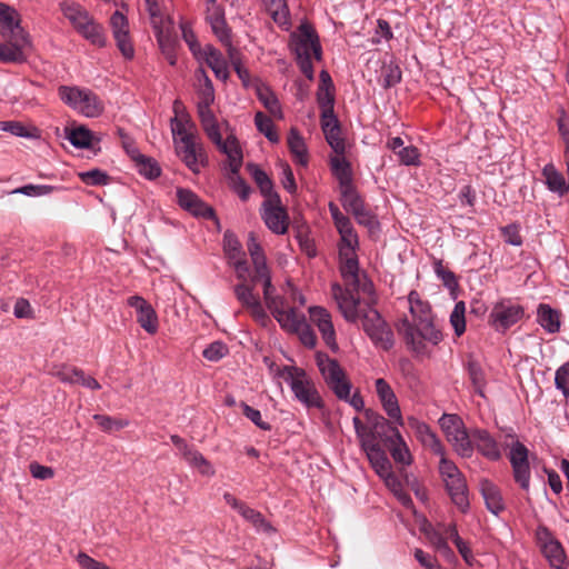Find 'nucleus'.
Returning a JSON list of instances; mask_svg holds the SVG:
<instances>
[{
  "mask_svg": "<svg viewBox=\"0 0 569 569\" xmlns=\"http://www.w3.org/2000/svg\"><path fill=\"white\" fill-rule=\"evenodd\" d=\"M332 297L335 298L340 312L348 322L362 320V328L371 341L389 350L393 346V333L380 313L372 307L376 303V295L372 293V300L369 296H357L349 289H342L338 283L331 286Z\"/></svg>",
  "mask_w": 569,
  "mask_h": 569,
  "instance_id": "f257e3e1",
  "label": "nucleus"
},
{
  "mask_svg": "<svg viewBox=\"0 0 569 569\" xmlns=\"http://www.w3.org/2000/svg\"><path fill=\"white\" fill-rule=\"evenodd\" d=\"M408 302L410 319L406 317L399 321L398 333L416 357H429V345H438L442 340V335L433 323L430 305L423 301L417 291H410Z\"/></svg>",
  "mask_w": 569,
  "mask_h": 569,
  "instance_id": "f03ea898",
  "label": "nucleus"
},
{
  "mask_svg": "<svg viewBox=\"0 0 569 569\" xmlns=\"http://www.w3.org/2000/svg\"><path fill=\"white\" fill-rule=\"evenodd\" d=\"M0 61L23 63L27 61L32 42L29 33L21 27V16L13 8L0 2Z\"/></svg>",
  "mask_w": 569,
  "mask_h": 569,
  "instance_id": "7ed1b4c3",
  "label": "nucleus"
},
{
  "mask_svg": "<svg viewBox=\"0 0 569 569\" xmlns=\"http://www.w3.org/2000/svg\"><path fill=\"white\" fill-rule=\"evenodd\" d=\"M247 248L254 267V274L251 277V282H257L259 280L263 282V299L268 309L271 311L281 328L283 326H288V322L299 312H297L293 307H289L283 297L273 295L274 288L271 283L266 256L252 232L249 234Z\"/></svg>",
  "mask_w": 569,
  "mask_h": 569,
  "instance_id": "20e7f679",
  "label": "nucleus"
},
{
  "mask_svg": "<svg viewBox=\"0 0 569 569\" xmlns=\"http://www.w3.org/2000/svg\"><path fill=\"white\" fill-rule=\"evenodd\" d=\"M59 9L64 19L81 37L93 46H106L107 39L102 26L94 20L83 6L73 0H61Z\"/></svg>",
  "mask_w": 569,
  "mask_h": 569,
  "instance_id": "39448f33",
  "label": "nucleus"
},
{
  "mask_svg": "<svg viewBox=\"0 0 569 569\" xmlns=\"http://www.w3.org/2000/svg\"><path fill=\"white\" fill-rule=\"evenodd\" d=\"M279 376L289 385L295 398L306 408L320 409L323 407L316 383L305 369L286 366L280 370Z\"/></svg>",
  "mask_w": 569,
  "mask_h": 569,
  "instance_id": "423d86ee",
  "label": "nucleus"
},
{
  "mask_svg": "<svg viewBox=\"0 0 569 569\" xmlns=\"http://www.w3.org/2000/svg\"><path fill=\"white\" fill-rule=\"evenodd\" d=\"M292 46L300 71L312 81L315 78L312 59L319 61L322 54L317 33L310 26L302 24L298 34L293 36Z\"/></svg>",
  "mask_w": 569,
  "mask_h": 569,
  "instance_id": "0eeeda50",
  "label": "nucleus"
},
{
  "mask_svg": "<svg viewBox=\"0 0 569 569\" xmlns=\"http://www.w3.org/2000/svg\"><path fill=\"white\" fill-rule=\"evenodd\" d=\"M439 457V473L445 483V488L451 502L465 513L470 506L466 478L456 463L446 458L445 452Z\"/></svg>",
  "mask_w": 569,
  "mask_h": 569,
  "instance_id": "6e6552de",
  "label": "nucleus"
},
{
  "mask_svg": "<svg viewBox=\"0 0 569 569\" xmlns=\"http://www.w3.org/2000/svg\"><path fill=\"white\" fill-rule=\"evenodd\" d=\"M59 98L77 112L94 118L103 112V103L98 96L89 89L76 86H60Z\"/></svg>",
  "mask_w": 569,
  "mask_h": 569,
  "instance_id": "1a4fd4ad",
  "label": "nucleus"
},
{
  "mask_svg": "<svg viewBox=\"0 0 569 569\" xmlns=\"http://www.w3.org/2000/svg\"><path fill=\"white\" fill-rule=\"evenodd\" d=\"M340 272L346 282V288L357 296H369L372 300L373 283L366 274L359 272L357 251L339 252Z\"/></svg>",
  "mask_w": 569,
  "mask_h": 569,
  "instance_id": "9d476101",
  "label": "nucleus"
},
{
  "mask_svg": "<svg viewBox=\"0 0 569 569\" xmlns=\"http://www.w3.org/2000/svg\"><path fill=\"white\" fill-rule=\"evenodd\" d=\"M439 425L459 456L470 458L473 455L471 431H467L463 421L457 415L443 413Z\"/></svg>",
  "mask_w": 569,
  "mask_h": 569,
  "instance_id": "9b49d317",
  "label": "nucleus"
},
{
  "mask_svg": "<svg viewBox=\"0 0 569 569\" xmlns=\"http://www.w3.org/2000/svg\"><path fill=\"white\" fill-rule=\"evenodd\" d=\"M317 365L319 370L333 393L340 400H349L351 383L340 365L328 356L318 355Z\"/></svg>",
  "mask_w": 569,
  "mask_h": 569,
  "instance_id": "f8f14e48",
  "label": "nucleus"
},
{
  "mask_svg": "<svg viewBox=\"0 0 569 569\" xmlns=\"http://www.w3.org/2000/svg\"><path fill=\"white\" fill-rule=\"evenodd\" d=\"M525 316L523 307L503 298L497 301L489 313L488 323L498 332H506L510 327L519 322Z\"/></svg>",
  "mask_w": 569,
  "mask_h": 569,
  "instance_id": "ddd939ff",
  "label": "nucleus"
},
{
  "mask_svg": "<svg viewBox=\"0 0 569 569\" xmlns=\"http://www.w3.org/2000/svg\"><path fill=\"white\" fill-rule=\"evenodd\" d=\"M537 543L549 565L555 569H567L568 560L566 552L558 539L543 525L536 530Z\"/></svg>",
  "mask_w": 569,
  "mask_h": 569,
  "instance_id": "4468645a",
  "label": "nucleus"
},
{
  "mask_svg": "<svg viewBox=\"0 0 569 569\" xmlns=\"http://www.w3.org/2000/svg\"><path fill=\"white\" fill-rule=\"evenodd\" d=\"M261 218L267 228L274 234H284L289 229V216L282 206L279 196L264 199L260 210Z\"/></svg>",
  "mask_w": 569,
  "mask_h": 569,
  "instance_id": "2eb2a0df",
  "label": "nucleus"
},
{
  "mask_svg": "<svg viewBox=\"0 0 569 569\" xmlns=\"http://www.w3.org/2000/svg\"><path fill=\"white\" fill-rule=\"evenodd\" d=\"M509 461L512 468L515 481L521 489L528 491L530 488V465H529V450L520 442L515 440L510 446Z\"/></svg>",
  "mask_w": 569,
  "mask_h": 569,
  "instance_id": "dca6fc26",
  "label": "nucleus"
},
{
  "mask_svg": "<svg viewBox=\"0 0 569 569\" xmlns=\"http://www.w3.org/2000/svg\"><path fill=\"white\" fill-rule=\"evenodd\" d=\"M254 282L238 283L233 287V293L241 306L247 309L251 317L262 327H266L270 322L258 295L253 292Z\"/></svg>",
  "mask_w": 569,
  "mask_h": 569,
  "instance_id": "f3484780",
  "label": "nucleus"
},
{
  "mask_svg": "<svg viewBox=\"0 0 569 569\" xmlns=\"http://www.w3.org/2000/svg\"><path fill=\"white\" fill-rule=\"evenodd\" d=\"M174 147L177 154L193 173H199L201 168L208 163L204 148L196 137L182 142L174 139Z\"/></svg>",
  "mask_w": 569,
  "mask_h": 569,
  "instance_id": "a211bd4d",
  "label": "nucleus"
},
{
  "mask_svg": "<svg viewBox=\"0 0 569 569\" xmlns=\"http://www.w3.org/2000/svg\"><path fill=\"white\" fill-rule=\"evenodd\" d=\"M110 27L117 47L122 56L130 60L134 57V48L129 36V22L127 17L119 10L113 12L110 18Z\"/></svg>",
  "mask_w": 569,
  "mask_h": 569,
  "instance_id": "6ab92c4d",
  "label": "nucleus"
},
{
  "mask_svg": "<svg viewBox=\"0 0 569 569\" xmlns=\"http://www.w3.org/2000/svg\"><path fill=\"white\" fill-rule=\"evenodd\" d=\"M128 306L137 311V321L149 335H154L159 328V320L153 307L141 296H131L127 300Z\"/></svg>",
  "mask_w": 569,
  "mask_h": 569,
  "instance_id": "aec40b11",
  "label": "nucleus"
},
{
  "mask_svg": "<svg viewBox=\"0 0 569 569\" xmlns=\"http://www.w3.org/2000/svg\"><path fill=\"white\" fill-rule=\"evenodd\" d=\"M376 392L382 405L387 416L397 425L402 427L405 421L401 415L400 406L396 393L393 392L390 385L382 378H379L375 382Z\"/></svg>",
  "mask_w": 569,
  "mask_h": 569,
  "instance_id": "412c9836",
  "label": "nucleus"
},
{
  "mask_svg": "<svg viewBox=\"0 0 569 569\" xmlns=\"http://www.w3.org/2000/svg\"><path fill=\"white\" fill-rule=\"evenodd\" d=\"M310 320L317 326L325 343L333 351L338 350L336 340V331L332 323L331 315L323 307H311L309 309Z\"/></svg>",
  "mask_w": 569,
  "mask_h": 569,
  "instance_id": "4be33fe9",
  "label": "nucleus"
},
{
  "mask_svg": "<svg viewBox=\"0 0 569 569\" xmlns=\"http://www.w3.org/2000/svg\"><path fill=\"white\" fill-rule=\"evenodd\" d=\"M471 441L473 450L477 449L486 459L497 461L501 458L502 453L499 443L486 429H472Z\"/></svg>",
  "mask_w": 569,
  "mask_h": 569,
  "instance_id": "5701e85b",
  "label": "nucleus"
},
{
  "mask_svg": "<svg viewBox=\"0 0 569 569\" xmlns=\"http://www.w3.org/2000/svg\"><path fill=\"white\" fill-rule=\"evenodd\" d=\"M177 201L178 204L186 211L190 212L196 217L201 218H213L214 212L211 207L204 203L194 192L189 189L178 188L177 189Z\"/></svg>",
  "mask_w": 569,
  "mask_h": 569,
  "instance_id": "b1692460",
  "label": "nucleus"
},
{
  "mask_svg": "<svg viewBox=\"0 0 569 569\" xmlns=\"http://www.w3.org/2000/svg\"><path fill=\"white\" fill-rule=\"evenodd\" d=\"M213 143L227 156V163L224 166L227 172L239 173L243 163V154L238 139L230 134L223 140L220 136V141Z\"/></svg>",
  "mask_w": 569,
  "mask_h": 569,
  "instance_id": "393cba45",
  "label": "nucleus"
},
{
  "mask_svg": "<svg viewBox=\"0 0 569 569\" xmlns=\"http://www.w3.org/2000/svg\"><path fill=\"white\" fill-rule=\"evenodd\" d=\"M321 129L327 142L337 154H343L346 150L345 140L341 137V128L336 116L320 117Z\"/></svg>",
  "mask_w": 569,
  "mask_h": 569,
  "instance_id": "a878e982",
  "label": "nucleus"
},
{
  "mask_svg": "<svg viewBox=\"0 0 569 569\" xmlns=\"http://www.w3.org/2000/svg\"><path fill=\"white\" fill-rule=\"evenodd\" d=\"M197 59L203 60L218 79L226 81L229 78L228 63L212 44H206Z\"/></svg>",
  "mask_w": 569,
  "mask_h": 569,
  "instance_id": "bb28decb",
  "label": "nucleus"
},
{
  "mask_svg": "<svg viewBox=\"0 0 569 569\" xmlns=\"http://www.w3.org/2000/svg\"><path fill=\"white\" fill-rule=\"evenodd\" d=\"M213 102H197L198 117L201 127L212 142L220 141V128L211 109Z\"/></svg>",
  "mask_w": 569,
  "mask_h": 569,
  "instance_id": "cd10ccee",
  "label": "nucleus"
},
{
  "mask_svg": "<svg viewBox=\"0 0 569 569\" xmlns=\"http://www.w3.org/2000/svg\"><path fill=\"white\" fill-rule=\"evenodd\" d=\"M288 326H283L282 329L297 333L301 343L307 348H315L317 345V337L311 329V327L307 323L306 318L302 313H298L293 319H291Z\"/></svg>",
  "mask_w": 569,
  "mask_h": 569,
  "instance_id": "c85d7f7f",
  "label": "nucleus"
},
{
  "mask_svg": "<svg viewBox=\"0 0 569 569\" xmlns=\"http://www.w3.org/2000/svg\"><path fill=\"white\" fill-rule=\"evenodd\" d=\"M542 177L545 178V183L547 188L562 197L569 190V184L567 183L563 174L552 164L548 163L542 169Z\"/></svg>",
  "mask_w": 569,
  "mask_h": 569,
  "instance_id": "c756f323",
  "label": "nucleus"
},
{
  "mask_svg": "<svg viewBox=\"0 0 569 569\" xmlns=\"http://www.w3.org/2000/svg\"><path fill=\"white\" fill-rule=\"evenodd\" d=\"M480 490L488 510H490L493 515H498L503 510V500L500 490L496 485L487 479L481 480Z\"/></svg>",
  "mask_w": 569,
  "mask_h": 569,
  "instance_id": "7c9ffc66",
  "label": "nucleus"
},
{
  "mask_svg": "<svg viewBox=\"0 0 569 569\" xmlns=\"http://www.w3.org/2000/svg\"><path fill=\"white\" fill-rule=\"evenodd\" d=\"M395 438L387 445L396 463L409 466L412 462L410 450L398 429L393 430Z\"/></svg>",
  "mask_w": 569,
  "mask_h": 569,
  "instance_id": "2f4dec72",
  "label": "nucleus"
},
{
  "mask_svg": "<svg viewBox=\"0 0 569 569\" xmlns=\"http://www.w3.org/2000/svg\"><path fill=\"white\" fill-rule=\"evenodd\" d=\"M353 426L356 430V435L359 439L360 446L363 451H368L370 449L381 447L379 443V437L377 436L375 429L371 425L367 426L362 423L360 418H353Z\"/></svg>",
  "mask_w": 569,
  "mask_h": 569,
  "instance_id": "473e14b6",
  "label": "nucleus"
},
{
  "mask_svg": "<svg viewBox=\"0 0 569 569\" xmlns=\"http://www.w3.org/2000/svg\"><path fill=\"white\" fill-rule=\"evenodd\" d=\"M537 321L549 333L560 330V315L549 305L541 303L537 310Z\"/></svg>",
  "mask_w": 569,
  "mask_h": 569,
  "instance_id": "72a5a7b5",
  "label": "nucleus"
},
{
  "mask_svg": "<svg viewBox=\"0 0 569 569\" xmlns=\"http://www.w3.org/2000/svg\"><path fill=\"white\" fill-rule=\"evenodd\" d=\"M288 148L297 163L301 166L308 164L309 157L305 139L295 128L288 134Z\"/></svg>",
  "mask_w": 569,
  "mask_h": 569,
  "instance_id": "f704fd0d",
  "label": "nucleus"
},
{
  "mask_svg": "<svg viewBox=\"0 0 569 569\" xmlns=\"http://www.w3.org/2000/svg\"><path fill=\"white\" fill-rule=\"evenodd\" d=\"M184 460L191 468L196 469L198 473L203 477L211 478L216 475L213 465L194 448L191 451H187Z\"/></svg>",
  "mask_w": 569,
  "mask_h": 569,
  "instance_id": "c9c22d12",
  "label": "nucleus"
},
{
  "mask_svg": "<svg viewBox=\"0 0 569 569\" xmlns=\"http://www.w3.org/2000/svg\"><path fill=\"white\" fill-rule=\"evenodd\" d=\"M194 77L197 80L196 90L198 102H214L213 84L207 72L202 68H199Z\"/></svg>",
  "mask_w": 569,
  "mask_h": 569,
  "instance_id": "e433bc0d",
  "label": "nucleus"
},
{
  "mask_svg": "<svg viewBox=\"0 0 569 569\" xmlns=\"http://www.w3.org/2000/svg\"><path fill=\"white\" fill-rule=\"evenodd\" d=\"M330 163L332 172L339 181L340 188L352 184L351 167L343 154H337L336 157L331 158Z\"/></svg>",
  "mask_w": 569,
  "mask_h": 569,
  "instance_id": "4c0bfd02",
  "label": "nucleus"
},
{
  "mask_svg": "<svg viewBox=\"0 0 569 569\" xmlns=\"http://www.w3.org/2000/svg\"><path fill=\"white\" fill-rule=\"evenodd\" d=\"M132 152L134 153V163L140 174L147 179H156L160 176L161 168L154 159L141 154L139 150H133Z\"/></svg>",
  "mask_w": 569,
  "mask_h": 569,
  "instance_id": "58836bf2",
  "label": "nucleus"
},
{
  "mask_svg": "<svg viewBox=\"0 0 569 569\" xmlns=\"http://www.w3.org/2000/svg\"><path fill=\"white\" fill-rule=\"evenodd\" d=\"M409 421L415 423L421 440L431 448L432 452L437 456H442L445 448L430 427L427 423L418 422L413 418H409Z\"/></svg>",
  "mask_w": 569,
  "mask_h": 569,
  "instance_id": "ea45409f",
  "label": "nucleus"
},
{
  "mask_svg": "<svg viewBox=\"0 0 569 569\" xmlns=\"http://www.w3.org/2000/svg\"><path fill=\"white\" fill-rule=\"evenodd\" d=\"M257 97L263 107L276 118L282 119L283 113L280 102L269 87L260 86L257 88Z\"/></svg>",
  "mask_w": 569,
  "mask_h": 569,
  "instance_id": "a19ab883",
  "label": "nucleus"
},
{
  "mask_svg": "<svg viewBox=\"0 0 569 569\" xmlns=\"http://www.w3.org/2000/svg\"><path fill=\"white\" fill-rule=\"evenodd\" d=\"M365 452L371 467L375 469L379 477L392 470L391 462L389 461L382 447L370 449Z\"/></svg>",
  "mask_w": 569,
  "mask_h": 569,
  "instance_id": "79ce46f5",
  "label": "nucleus"
},
{
  "mask_svg": "<svg viewBox=\"0 0 569 569\" xmlns=\"http://www.w3.org/2000/svg\"><path fill=\"white\" fill-rule=\"evenodd\" d=\"M171 132L173 136V140L177 139L178 142H182L184 140L191 139L194 137L192 129L193 123L190 121L189 117H173L170 120Z\"/></svg>",
  "mask_w": 569,
  "mask_h": 569,
  "instance_id": "37998d69",
  "label": "nucleus"
},
{
  "mask_svg": "<svg viewBox=\"0 0 569 569\" xmlns=\"http://www.w3.org/2000/svg\"><path fill=\"white\" fill-rule=\"evenodd\" d=\"M248 169L254 182L258 184L264 199H270L272 196H279L277 192L273 191V183L269 176L263 170H261L258 166L251 163L248 164Z\"/></svg>",
  "mask_w": 569,
  "mask_h": 569,
  "instance_id": "c03bdc74",
  "label": "nucleus"
},
{
  "mask_svg": "<svg viewBox=\"0 0 569 569\" xmlns=\"http://www.w3.org/2000/svg\"><path fill=\"white\" fill-rule=\"evenodd\" d=\"M263 6L279 26L289 24V10L286 0H262Z\"/></svg>",
  "mask_w": 569,
  "mask_h": 569,
  "instance_id": "a18cd8bd",
  "label": "nucleus"
},
{
  "mask_svg": "<svg viewBox=\"0 0 569 569\" xmlns=\"http://www.w3.org/2000/svg\"><path fill=\"white\" fill-rule=\"evenodd\" d=\"M67 138L70 143L76 148H92L94 136L91 130L81 126L69 130Z\"/></svg>",
  "mask_w": 569,
  "mask_h": 569,
  "instance_id": "49530a36",
  "label": "nucleus"
},
{
  "mask_svg": "<svg viewBox=\"0 0 569 569\" xmlns=\"http://www.w3.org/2000/svg\"><path fill=\"white\" fill-rule=\"evenodd\" d=\"M49 373L64 383H76L78 376L82 375V369L66 363L52 365Z\"/></svg>",
  "mask_w": 569,
  "mask_h": 569,
  "instance_id": "de8ad7c7",
  "label": "nucleus"
},
{
  "mask_svg": "<svg viewBox=\"0 0 569 569\" xmlns=\"http://www.w3.org/2000/svg\"><path fill=\"white\" fill-rule=\"evenodd\" d=\"M239 513L241 515V517L244 520L250 522L258 531H263V532H272L273 531L272 526L270 525V522H268L266 520L263 515L260 511L252 509L248 505H244V507L241 509V511Z\"/></svg>",
  "mask_w": 569,
  "mask_h": 569,
  "instance_id": "09e8293b",
  "label": "nucleus"
},
{
  "mask_svg": "<svg viewBox=\"0 0 569 569\" xmlns=\"http://www.w3.org/2000/svg\"><path fill=\"white\" fill-rule=\"evenodd\" d=\"M341 192V204L343 209L352 214L360 210L365 203L358 192L356 191L353 184L340 188Z\"/></svg>",
  "mask_w": 569,
  "mask_h": 569,
  "instance_id": "8fccbe9b",
  "label": "nucleus"
},
{
  "mask_svg": "<svg viewBox=\"0 0 569 569\" xmlns=\"http://www.w3.org/2000/svg\"><path fill=\"white\" fill-rule=\"evenodd\" d=\"M370 425L375 429L380 441H382L386 446L391 441L392 438H395L393 430L398 429L380 415L373 416L372 419H370Z\"/></svg>",
  "mask_w": 569,
  "mask_h": 569,
  "instance_id": "3c124183",
  "label": "nucleus"
},
{
  "mask_svg": "<svg viewBox=\"0 0 569 569\" xmlns=\"http://www.w3.org/2000/svg\"><path fill=\"white\" fill-rule=\"evenodd\" d=\"M254 124L260 133H262L270 142H279V134L272 120L261 111L254 116Z\"/></svg>",
  "mask_w": 569,
  "mask_h": 569,
  "instance_id": "603ef678",
  "label": "nucleus"
},
{
  "mask_svg": "<svg viewBox=\"0 0 569 569\" xmlns=\"http://www.w3.org/2000/svg\"><path fill=\"white\" fill-rule=\"evenodd\" d=\"M468 373L476 392L485 397L487 381L482 368L477 362H469Z\"/></svg>",
  "mask_w": 569,
  "mask_h": 569,
  "instance_id": "864d4df0",
  "label": "nucleus"
},
{
  "mask_svg": "<svg viewBox=\"0 0 569 569\" xmlns=\"http://www.w3.org/2000/svg\"><path fill=\"white\" fill-rule=\"evenodd\" d=\"M156 37L169 63L173 66L176 63V54L173 52V38L170 29L167 28L166 30H158Z\"/></svg>",
  "mask_w": 569,
  "mask_h": 569,
  "instance_id": "5fc2aeb1",
  "label": "nucleus"
},
{
  "mask_svg": "<svg viewBox=\"0 0 569 569\" xmlns=\"http://www.w3.org/2000/svg\"><path fill=\"white\" fill-rule=\"evenodd\" d=\"M61 187L49 184H26L13 190V193H21L28 197H42L54 191L61 190Z\"/></svg>",
  "mask_w": 569,
  "mask_h": 569,
  "instance_id": "6e6d98bb",
  "label": "nucleus"
},
{
  "mask_svg": "<svg viewBox=\"0 0 569 569\" xmlns=\"http://www.w3.org/2000/svg\"><path fill=\"white\" fill-rule=\"evenodd\" d=\"M94 421L101 428V430L106 432H111L113 430H121L129 426V420L112 418L106 415H94Z\"/></svg>",
  "mask_w": 569,
  "mask_h": 569,
  "instance_id": "4d7b16f0",
  "label": "nucleus"
},
{
  "mask_svg": "<svg viewBox=\"0 0 569 569\" xmlns=\"http://www.w3.org/2000/svg\"><path fill=\"white\" fill-rule=\"evenodd\" d=\"M466 306L463 301H459L455 305L453 310L450 315V323L455 330L456 336L460 337L466 331Z\"/></svg>",
  "mask_w": 569,
  "mask_h": 569,
  "instance_id": "13d9d810",
  "label": "nucleus"
},
{
  "mask_svg": "<svg viewBox=\"0 0 569 569\" xmlns=\"http://www.w3.org/2000/svg\"><path fill=\"white\" fill-rule=\"evenodd\" d=\"M317 102L319 104V108L321 109V117L336 116L335 110H333L335 96H333L332 90L318 89Z\"/></svg>",
  "mask_w": 569,
  "mask_h": 569,
  "instance_id": "bf43d9fd",
  "label": "nucleus"
},
{
  "mask_svg": "<svg viewBox=\"0 0 569 569\" xmlns=\"http://www.w3.org/2000/svg\"><path fill=\"white\" fill-rule=\"evenodd\" d=\"M212 32L219 39V41L227 48H234L231 42V30L227 26L226 19L210 23Z\"/></svg>",
  "mask_w": 569,
  "mask_h": 569,
  "instance_id": "052dcab7",
  "label": "nucleus"
},
{
  "mask_svg": "<svg viewBox=\"0 0 569 569\" xmlns=\"http://www.w3.org/2000/svg\"><path fill=\"white\" fill-rule=\"evenodd\" d=\"M78 176L88 186H104L109 179L108 174L99 169L79 172Z\"/></svg>",
  "mask_w": 569,
  "mask_h": 569,
  "instance_id": "680f3d73",
  "label": "nucleus"
},
{
  "mask_svg": "<svg viewBox=\"0 0 569 569\" xmlns=\"http://www.w3.org/2000/svg\"><path fill=\"white\" fill-rule=\"evenodd\" d=\"M397 156L399 162L403 166H419L420 164V152L415 146L402 147Z\"/></svg>",
  "mask_w": 569,
  "mask_h": 569,
  "instance_id": "e2e57ef3",
  "label": "nucleus"
},
{
  "mask_svg": "<svg viewBox=\"0 0 569 569\" xmlns=\"http://www.w3.org/2000/svg\"><path fill=\"white\" fill-rule=\"evenodd\" d=\"M435 272L443 282V284L452 290L458 287V281L452 271H450L448 268H446L441 260H437L433 263Z\"/></svg>",
  "mask_w": 569,
  "mask_h": 569,
  "instance_id": "0e129e2a",
  "label": "nucleus"
},
{
  "mask_svg": "<svg viewBox=\"0 0 569 569\" xmlns=\"http://www.w3.org/2000/svg\"><path fill=\"white\" fill-rule=\"evenodd\" d=\"M501 234L505 238L506 243L515 247H520L523 243L520 234V226L518 223H510L500 228Z\"/></svg>",
  "mask_w": 569,
  "mask_h": 569,
  "instance_id": "69168bd1",
  "label": "nucleus"
},
{
  "mask_svg": "<svg viewBox=\"0 0 569 569\" xmlns=\"http://www.w3.org/2000/svg\"><path fill=\"white\" fill-rule=\"evenodd\" d=\"M353 217L359 224L367 227L370 232H373L379 227V222L376 216L369 209H367L366 206L356 211Z\"/></svg>",
  "mask_w": 569,
  "mask_h": 569,
  "instance_id": "338daca9",
  "label": "nucleus"
},
{
  "mask_svg": "<svg viewBox=\"0 0 569 569\" xmlns=\"http://www.w3.org/2000/svg\"><path fill=\"white\" fill-rule=\"evenodd\" d=\"M555 385L556 388L560 390L565 397L569 396V362L561 365L557 369Z\"/></svg>",
  "mask_w": 569,
  "mask_h": 569,
  "instance_id": "774afa93",
  "label": "nucleus"
}]
</instances>
